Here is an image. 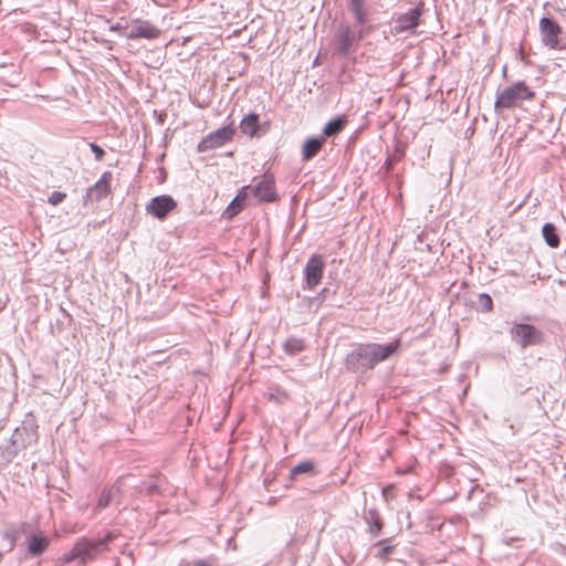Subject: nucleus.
<instances>
[{"mask_svg": "<svg viewBox=\"0 0 566 566\" xmlns=\"http://www.w3.org/2000/svg\"><path fill=\"white\" fill-rule=\"evenodd\" d=\"M400 344L399 338L389 344H360L347 355L345 366L353 373H365L374 369L378 363L396 354L400 348Z\"/></svg>", "mask_w": 566, "mask_h": 566, "instance_id": "obj_1", "label": "nucleus"}, {"mask_svg": "<svg viewBox=\"0 0 566 566\" xmlns=\"http://www.w3.org/2000/svg\"><path fill=\"white\" fill-rule=\"evenodd\" d=\"M535 93L524 83L517 82L504 88L496 98V109H509L520 105L523 101L532 99Z\"/></svg>", "mask_w": 566, "mask_h": 566, "instance_id": "obj_2", "label": "nucleus"}, {"mask_svg": "<svg viewBox=\"0 0 566 566\" xmlns=\"http://www.w3.org/2000/svg\"><path fill=\"white\" fill-rule=\"evenodd\" d=\"M106 541H90L82 538L75 543L70 553L65 554L62 558L64 563H71L74 559H82L84 563L94 559L99 553L105 549Z\"/></svg>", "mask_w": 566, "mask_h": 566, "instance_id": "obj_3", "label": "nucleus"}, {"mask_svg": "<svg viewBox=\"0 0 566 566\" xmlns=\"http://www.w3.org/2000/svg\"><path fill=\"white\" fill-rule=\"evenodd\" d=\"M511 337L522 348L535 346L543 342V333L531 324H514L511 328Z\"/></svg>", "mask_w": 566, "mask_h": 566, "instance_id": "obj_4", "label": "nucleus"}, {"mask_svg": "<svg viewBox=\"0 0 566 566\" xmlns=\"http://www.w3.org/2000/svg\"><path fill=\"white\" fill-rule=\"evenodd\" d=\"M235 134V127L231 124L224 127L217 129L208 134L203 137L198 146L197 150L199 153H205L214 148H219L223 146L226 143L230 142Z\"/></svg>", "mask_w": 566, "mask_h": 566, "instance_id": "obj_5", "label": "nucleus"}, {"mask_svg": "<svg viewBox=\"0 0 566 566\" xmlns=\"http://www.w3.org/2000/svg\"><path fill=\"white\" fill-rule=\"evenodd\" d=\"M177 208V202L168 195H161L153 198L146 206V211L153 217L164 220L171 211Z\"/></svg>", "mask_w": 566, "mask_h": 566, "instance_id": "obj_6", "label": "nucleus"}, {"mask_svg": "<svg viewBox=\"0 0 566 566\" xmlns=\"http://www.w3.org/2000/svg\"><path fill=\"white\" fill-rule=\"evenodd\" d=\"M249 191L262 202H273L277 199L275 180L272 175H264L255 186H250Z\"/></svg>", "mask_w": 566, "mask_h": 566, "instance_id": "obj_7", "label": "nucleus"}, {"mask_svg": "<svg viewBox=\"0 0 566 566\" xmlns=\"http://www.w3.org/2000/svg\"><path fill=\"white\" fill-rule=\"evenodd\" d=\"M324 260L319 254H313L305 266V282L308 289L316 287L323 277L324 273Z\"/></svg>", "mask_w": 566, "mask_h": 566, "instance_id": "obj_8", "label": "nucleus"}, {"mask_svg": "<svg viewBox=\"0 0 566 566\" xmlns=\"http://www.w3.org/2000/svg\"><path fill=\"white\" fill-rule=\"evenodd\" d=\"M539 30L544 44L551 49H557L559 45L560 27L549 18H542Z\"/></svg>", "mask_w": 566, "mask_h": 566, "instance_id": "obj_9", "label": "nucleus"}, {"mask_svg": "<svg viewBox=\"0 0 566 566\" xmlns=\"http://www.w3.org/2000/svg\"><path fill=\"white\" fill-rule=\"evenodd\" d=\"M112 172H104L99 180L88 189L87 197L95 201L106 198L112 192Z\"/></svg>", "mask_w": 566, "mask_h": 566, "instance_id": "obj_10", "label": "nucleus"}, {"mask_svg": "<svg viewBox=\"0 0 566 566\" xmlns=\"http://www.w3.org/2000/svg\"><path fill=\"white\" fill-rule=\"evenodd\" d=\"M160 34V31L146 21H137L135 22L127 34L129 39H138V38H145V39H157Z\"/></svg>", "mask_w": 566, "mask_h": 566, "instance_id": "obj_11", "label": "nucleus"}, {"mask_svg": "<svg viewBox=\"0 0 566 566\" xmlns=\"http://www.w3.org/2000/svg\"><path fill=\"white\" fill-rule=\"evenodd\" d=\"M422 13V6H417L415 9H411L409 12L400 15L396 22V30L398 32H403L410 29L416 28L419 24V17Z\"/></svg>", "mask_w": 566, "mask_h": 566, "instance_id": "obj_12", "label": "nucleus"}, {"mask_svg": "<svg viewBox=\"0 0 566 566\" xmlns=\"http://www.w3.org/2000/svg\"><path fill=\"white\" fill-rule=\"evenodd\" d=\"M28 553L31 556H38L41 555L43 552L46 551L50 544V539L46 536H43L42 534H32L28 538Z\"/></svg>", "mask_w": 566, "mask_h": 566, "instance_id": "obj_13", "label": "nucleus"}, {"mask_svg": "<svg viewBox=\"0 0 566 566\" xmlns=\"http://www.w3.org/2000/svg\"><path fill=\"white\" fill-rule=\"evenodd\" d=\"M325 143V137L310 138L305 142L302 148V159L307 161L315 157L322 149Z\"/></svg>", "mask_w": 566, "mask_h": 566, "instance_id": "obj_14", "label": "nucleus"}, {"mask_svg": "<svg viewBox=\"0 0 566 566\" xmlns=\"http://www.w3.org/2000/svg\"><path fill=\"white\" fill-rule=\"evenodd\" d=\"M249 189H250V186L243 187L239 191L237 197L232 200V202L228 206L226 212L228 213L229 218L235 216L243 209V207L245 206V202L248 200V197H249Z\"/></svg>", "mask_w": 566, "mask_h": 566, "instance_id": "obj_15", "label": "nucleus"}, {"mask_svg": "<svg viewBox=\"0 0 566 566\" xmlns=\"http://www.w3.org/2000/svg\"><path fill=\"white\" fill-rule=\"evenodd\" d=\"M240 129L250 137L255 136L259 129V116L254 113L247 115L240 123Z\"/></svg>", "mask_w": 566, "mask_h": 566, "instance_id": "obj_16", "label": "nucleus"}, {"mask_svg": "<svg viewBox=\"0 0 566 566\" xmlns=\"http://www.w3.org/2000/svg\"><path fill=\"white\" fill-rule=\"evenodd\" d=\"M543 237L545 242L551 248H557L560 243L559 237L556 233V228L553 223H545L542 229Z\"/></svg>", "mask_w": 566, "mask_h": 566, "instance_id": "obj_17", "label": "nucleus"}, {"mask_svg": "<svg viewBox=\"0 0 566 566\" xmlns=\"http://www.w3.org/2000/svg\"><path fill=\"white\" fill-rule=\"evenodd\" d=\"M346 123V118L340 117L328 122L323 129L324 136L329 137L339 134L344 129Z\"/></svg>", "mask_w": 566, "mask_h": 566, "instance_id": "obj_18", "label": "nucleus"}, {"mask_svg": "<svg viewBox=\"0 0 566 566\" xmlns=\"http://www.w3.org/2000/svg\"><path fill=\"white\" fill-rule=\"evenodd\" d=\"M119 492V488L116 486V485H112L109 488H105L101 495H99V499H98V502H97V507L98 509H104L106 507L111 501L113 500V497Z\"/></svg>", "mask_w": 566, "mask_h": 566, "instance_id": "obj_19", "label": "nucleus"}, {"mask_svg": "<svg viewBox=\"0 0 566 566\" xmlns=\"http://www.w3.org/2000/svg\"><path fill=\"white\" fill-rule=\"evenodd\" d=\"M349 9L354 13L357 22L359 24L365 23V10H364V0H350Z\"/></svg>", "mask_w": 566, "mask_h": 566, "instance_id": "obj_20", "label": "nucleus"}, {"mask_svg": "<svg viewBox=\"0 0 566 566\" xmlns=\"http://www.w3.org/2000/svg\"><path fill=\"white\" fill-rule=\"evenodd\" d=\"M339 44L343 52H347L352 44V33L349 28H344L339 34Z\"/></svg>", "mask_w": 566, "mask_h": 566, "instance_id": "obj_21", "label": "nucleus"}, {"mask_svg": "<svg viewBox=\"0 0 566 566\" xmlns=\"http://www.w3.org/2000/svg\"><path fill=\"white\" fill-rule=\"evenodd\" d=\"M314 463L312 461H304L294 467L291 471L293 475L302 474V473H311L314 471Z\"/></svg>", "mask_w": 566, "mask_h": 566, "instance_id": "obj_22", "label": "nucleus"}, {"mask_svg": "<svg viewBox=\"0 0 566 566\" xmlns=\"http://www.w3.org/2000/svg\"><path fill=\"white\" fill-rule=\"evenodd\" d=\"M384 544H385V541L377 543V546H379L380 548L376 556L382 560H387L388 555L391 554L394 551V546H390V545L385 546Z\"/></svg>", "mask_w": 566, "mask_h": 566, "instance_id": "obj_23", "label": "nucleus"}, {"mask_svg": "<svg viewBox=\"0 0 566 566\" xmlns=\"http://www.w3.org/2000/svg\"><path fill=\"white\" fill-rule=\"evenodd\" d=\"M66 198V193L64 192H61V191H53L51 193V196L49 197V202L52 205V206H57L60 205L64 199Z\"/></svg>", "mask_w": 566, "mask_h": 566, "instance_id": "obj_24", "label": "nucleus"}, {"mask_svg": "<svg viewBox=\"0 0 566 566\" xmlns=\"http://www.w3.org/2000/svg\"><path fill=\"white\" fill-rule=\"evenodd\" d=\"M285 349L290 353H296L303 349V343L300 340L287 342Z\"/></svg>", "mask_w": 566, "mask_h": 566, "instance_id": "obj_25", "label": "nucleus"}, {"mask_svg": "<svg viewBox=\"0 0 566 566\" xmlns=\"http://www.w3.org/2000/svg\"><path fill=\"white\" fill-rule=\"evenodd\" d=\"M90 148L95 154L96 160H102V158L105 155L104 150L98 145H96V144H91Z\"/></svg>", "mask_w": 566, "mask_h": 566, "instance_id": "obj_26", "label": "nucleus"}, {"mask_svg": "<svg viewBox=\"0 0 566 566\" xmlns=\"http://www.w3.org/2000/svg\"><path fill=\"white\" fill-rule=\"evenodd\" d=\"M369 530L374 535H378L382 530L381 521L377 517Z\"/></svg>", "mask_w": 566, "mask_h": 566, "instance_id": "obj_27", "label": "nucleus"}, {"mask_svg": "<svg viewBox=\"0 0 566 566\" xmlns=\"http://www.w3.org/2000/svg\"><path fill=\"white\" fill-rule=\"evenodd\" d=\"M480 300L483 302V304L486 306V310L488 311H491L492 310V306H493V302H492V298L490 295L488 294H481L480 295Z\"/></svg>", "mask_w": 566, "mask_h": 566, "instance_id": "obj_28", "label": "nucleus"}, {"mask_svg": "<svg viewBox=\"0 0 566 566\" xmlns=\"http://www.w3.org/2000/svg\"><path fill=\"white\" fill-rule=\"evenodd\" d=\"M193 566H211V565L206 560H198L195 563Z\"/></svg>", "mask_w": 566, "mask_h": 566, "instance_id": "obj_29", "label": "nucleus"}, {"mask_svg": "<svg viewBox=\"0 0 566 566\" xmlns=\"http://www.w3.org/2000/svg\"><path fill=\"white\" fill-rule=\"evenodd\" d=\"M155 491H157V488L155 485H151V486L148 488L147 493L148 494H153Z\"/></svg>", "mask_w": 566, "mask_h": 566, "instance_id": "obj_30", "label": "nucleus"}]
</instances>
